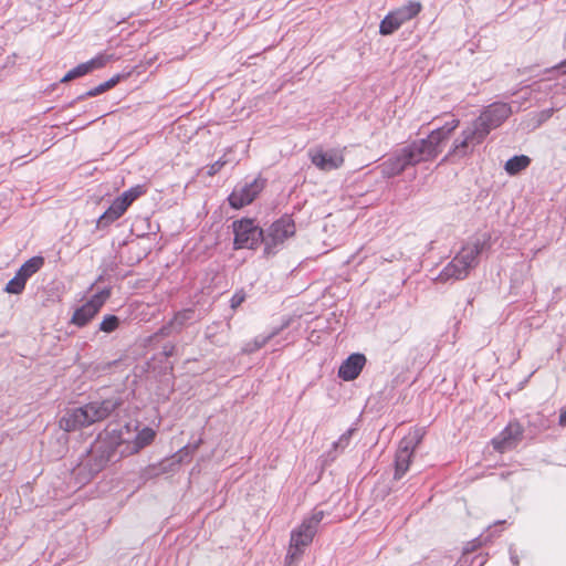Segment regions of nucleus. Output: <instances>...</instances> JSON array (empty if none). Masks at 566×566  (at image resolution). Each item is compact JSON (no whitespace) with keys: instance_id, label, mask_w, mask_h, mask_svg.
Returning <instances> with one entry per match:
<instances>
[{"instance_id":"f257e3e1","label":"nucleus","mask_w":566,"mask_h":566,"mask_svg":"<svg viewBox=\"0 0 566 566\" xmlns=\"http://www.w3.org/2000/svg\"><path fill=\"white\" fill-rule=\"evenodd\" d=\"M459 124V119H452L444 126L432 130L427 138L416 140L394 153L380 165L381 175L391 178L400 175L409 166L432 160L442 151L444 143Z\"/></svg>"},{"instance_id":"f03ea898","label":"nucleus","mask_w":566,"mask_h":566,"mask_svg":"<svg viewBox=\"0 0 566 566\" xmlns=\"http://www.w3.org/2000/svg\"><path fill=\"white\" fill-rule=\"evenodd\" d=\"M120 405L122 400L118 397H111L69 409L60 419V428L71 432L88 427L108 418Z\"/></svg>"},{"instance_id":"7ed1b4c3","label":"nucleus","mask_w":566,"mask_h":566,"mask_svg":"<svg viewBox=\"0 0 566 566\" xmlns=\"http://www.w3.org/2000/svg\"><path fill=\"white\" fill-rule=\"evenodd\" d=\"M483 243L479 240L469 242L455 254L436 277L437 282L464 280L470 271L479 263V256L483 250Z\"/></svg>"},{"instance_id":"20e7f679","label":"nucleus","mask_w":566,"mask_h":566,"mask_svg":"<svg viewBox=\"0 0 566 566\" xmlns=\"http://www.w3.org/2000/svg\"><path fill=\"white\" fill-rule=\"evenodd\" d=\"M324 511H314L308 517H305L302 524L292 531L290 547L286 555L289 564L298 560L305 548L313 542L318 525L324 518Z\"/></svg>"},{"instance_id":"39448f33","label":"nucleus","mask_w":566,"mask_h":566,"mask_svg":"<svg viewBox=\"0 0 566 566\" xmlns=\"http://www.w3.org/2000/svg\"><path fill=\"white\" fill-rule=\"evenodd\" d=\"M295 234V223L293 219L285 214L274 221L262 234V243L266 254H274L276 249L282 245L286 239Z\"/></svg>"},{"instance_id":"423d86ee","label":"nucleus","mask_w":566,"mask_h":566,"mask_svg":"<svg viewBox=\"0 0 566 566\" xmlns=\"http://www.w3.org/2000/svg\"><path fill=\"white\" fill-rule=\"evenodd\" d=\"M486 137L484 136V129L478 128L471 123L465 129L462 130L459 138L454 139L453 145L448 153V158H464L473 153L475 146L483 143Z\"/></svg>"},{"instance_id":"0eeeda50","label":"nucleus","mask_w":566,"mask_h":566,"mask_svg":"<svg viewBox=\"0 0 566 566\" xmlns=\"http://www.w3.org/2000/svg\"><path fill=\"white\" fill-rule=\"evenodd\" d=\"M421 10L419 1H409L395 11L389 12L380 22L379 33L389 35L398 30L405 22L415 18Z\"/></svg>"},{"instance_id":"6e6552de","label":"nucleus","mask_w":566,"mask_h":566,"mask_svg":"<svg viewBox=\"0 0 566 566\" xmlns=\"http://www.w3.org/2000/svg\"><path fill=\"white\" fill-rule=\"evenodd\" d=\"M234 249H254L262 242L263 230L251 219H241L233 222Z\"/></svg>"},{"instance_id":"1a4fd4ad","label":"nucleus","mask_w":566,"mask_h":566,"mask_svg":"<svg viewBox=\"0 0 566 566\" xmlns=\"http://www.w3.org/2000/svg\"><path fill=\"white\" fill-rule=\"evenodd\" d=\"M511 106L506 103H493L472 123L480 129H484L486 137L490 132L499 127L511 115Z\"/></svg>"},{"instance_id":"9d476101","label":"nucleus","mask_w":566,"mask_h":566,"mask_svg":"<svg viewBox=\"0 0 566 566\" xmlns=\"http://www.w3.org/2000/svg\"><path fill=\"white\" fill-rule=\"evenodd\" d=\"M524 428L517 420H512L491 440L493 449L500 453L513 450L523 440Z\"/></svg>"},{"instance_id":"9b49d317","label":"nucleus","mask_w":566,"mask_h":566,"mask_svg":"<svg viewBox=\"0 0 566 566\" xmlns=\"http://www.w3.org/2000/svg\"><path fill=\"white\" fill-rule=\"evenodd\" d=\"M134 431L130 424H125L119 429L106 430L104 437L101 438V443L104 447V452L107 453V458L112 459L120 450L126 448L128 441H130Z\"/></svg>"},{"instance_id":"f8f14e48","label":"nucleus","mask_w":566,"mask_h":566,"mask_svg":"<svg viewBox=\"0 0 566 566\" xmlns=\"http://www.w3.org/2000/svg\"><path fill=\"white\" fill-rule=\"evenodd\" d=\"M264 186L265 180L262 178H255L243 186H237L228 198L229 205L234 209L250 205L263 190Z\"/></svg>"},{"instance_id":"ddd939ff","label":"nucleus","mask_w":566,"mask_h":566,"mask_svg":"<svg viewBox=\"0 0 566 566\" xmlns=\"http://www.w3.org/2000/svg\"><path fill=\"white\" fill-rule=\"evenodd\" d=\"M109 294L108 290H103L94 294L85 304L74 312L71 323L78 327L85 326L99 312L109 297Z\"/></svg>"},{"instance_id":"4468645a","label":"nucleus","mask_w":566,"mask_h":566,"mask_svg":"<svg viewBox=\"0 0 566 566\" xmlns=\"http://www.w3.org/2000/svg\"><path fill=\"white\" fill-rule=\"evenodd\" d=\"M311 163L322 171H331L340 168L344 165V155L340 150L331 149L324 151L322 149L310 151Z\"/></svg>"},{"instance_id":"2eb2a0df","label":"nucleus","mask_w":566,"mask_h":566,"mask_svg":"<svg viewBox=\"0 0 566 566\" xmlns=\"http://www.w3.org/2000/svg\"><path fill=\"white\" fill-rule=\"evenodd\" d=\"M366 361L364 354H350L339 366L338 377L345 381L355 380L360 375Z\"/></svg>"},{"instance_id":"dca6fc26","label":"nucleus","mask_w":566,"mask_h":566,"mask_svg":"<svg viewBox=\"0 0 566 566\" xmlns=\"http://www.w3.org/2000/svg\"><path fill=\"white\" fill-rule=\"evenodd\" d=\"M156 437L154 429L144 427L135 436H132L126 448L120 450V457H127L139 452L142 449L150 444Z\"/></svg>"},{"instance_id":"f3484780","label":"nucleus","mask_w":566,"mask_h":566,"mask_svg":"<svg viewBox=\"0 0 566 566\" xmlns=\"http://www.w3.org/2000/svg\"><path fill=\"white\" fill-rule=\"evenodd\" d=\"M107 61H108L107 56L98 55L85 63H81L77 66H75L74 69L70 70L64 75V77L61 80V82L65 83V82L72 81L74 78L84 76L96 69H101V67L105 66Z\"/></svg>"},{"instance_id":"a211bd4d","label":"nucleus","mask_w":566,"mask_h":566,"mask_svg":"<svg viewBox=\"0 0 566 566\" xmlns=\"http://www.w3.org/2000/svg\"><path fill=\"white\" fill-rule=\"evenodd\" d=\"M124 200L125 199H119L117 197L109 206V208L98 218L97 227L105 228L113 223L115 220L119 219L127 210Z\"/></svg>"},{"instance_id":"6ab92c4d","label":"nucleus","mask_w":566,"mask_h":566,"mask_svg":"<svg viewBox=\"0 0 566 566\" xmlns=\"http://www.w3.org/2000/svg\"><path fill=\"white\" fill-rule=\"evenodd\" d=\"M413 452L408 449V447H402L399 444V448L395 458V475L396 480H400L405 473L408 471L409 465L411 463V458Z\"/></svg>"},{"instance_id":"aec40b11","label":"nucleus","mask_w":566,"mask_h":566,"mask_svg":"<svg viewBox=\"0 0 566 566\" xmlns=\"http://www.w3.org/2000/svg\"><path fill=\"white\" fill-rule=\"evenodd\" d=\"M44 264V259L42 256H33L25 261L20 269L17 271V274L21 276L25 282L36 273Z\"/></svg>"},{"instance_id":"412c9836","label":"nucleus","mask_w":566,"mask_h":566,"mask_svg":"<svg viewBox=\"0 0 566 566\" xmlns=\"http://www.w3.org/2000/svg\"><path fill=\"white\" fill-rule=\"evenodd\" d=\"M530 164H531V158L528 156H526V155L514 156L505 163L504 169L509 175L515 176V175L520 174L521 171L525 170L530 166Z\"/></svg>"},{"instance_id":"4be33fe9","label":"nucleus","mask_w":566,"mask_h":566,"mask_svg":"<svg viewBox=\"0 0 566 566\" xmlns=\"http://www.w3.org/2000/svg\"><path fill=\"white\" fill-rule=\"evenodd\" d=\"M280 331L281 328H275L266 336H256L253 340L244 344V346L242 347V353L251 354L259 350L265 344H268L273 337H275L280 333Z\"/></svg>"},{"instance_id":"5701e85b","label":"nucleus","mask_w":566,"mask_h":566,"mask_svg":"<svg viewBox=\"0 0 566 566\" xmlns=\"http://www.w3.org/2000/svg\"><path fill=\"white\" fill-rule=\"evenodd\" d=\"M426 434V431L423 428H416L412 431L409 432L408 436H406L401 441L400 446L408 447V449L412 452L417 449V447L421 443L423 437Z\"/></svg>"},{"instance_id":"b1692460","label":"nucleus","mask_w":566,"mask_h":566,"mask_svg":"<svg viewBox=\"0 0 566 566\" xmlns=\"http://www.w3.org/2000/svg\"><path fill=\"white\" fill-rule=\"evenodd\" d=\"M195 318V310L192 308H186L182 311H179L175 314L172 317L171 325L175 327V332H180L182 327L191 319Z\"/></svg>"},{"instance_id":"393cba45","label":"nucleus","mask_w":566,"mask_h":566,"mask_svg":"<svg viewBox=\"0 0 566 566\" xmlns=\"http://www.w3.org/2000/svg\"><path fill=\"white\" fill-rule=\"evenodd\" d=\"M146 192V187L144 185H137L132 187L130 189L124 191L118 198L125 199L124 203L128 208L137 198Z\"/></svg>"},{"instance_id":"a878e982","label":"nucleus","mask_w":566,"mask_h":566,"mask_svg":"<svg viewBox=\"0 0 566 566\" xmlns=\"http://www.w3.org/2000/svg\"><path fill=\"white\" fill-rule=\"evenodd\" d=\"M25 283L27 282L15 273V275L7 283L4 291L9 294H21L25 287Z\"/></svg>"},{"instance_id":"bb28decb","label":"nucleus","mask_w":566,"mask_h":566,"mask_svg":"<svg viewBox=\"0 0 566 566\" xmlns=\"http://www.w3.org/2000/svg\"><path fill=\"white\" fill-rule=\"evenodd\" d=\"M119 326V318L116 315H106L99 324V331L112 333Z\"/></svg>"},{"instance_id":"cd10ccee","label":"nucleus","mask_w":566,"mask_h":566,"mask_svg":"<svg viewBox=\"0 0 566 566\" xmlns=\"http://www.w3.org/2000/svg\"><path fill=\"white\" fill-rule=\"evenodd\" d=\"M353 432H354V429H348L345 433H343L339 437V439L336 442H334V444H333L334 449L335 450L338 448L345 449L349 443Z\"/></svg>"},{"instance_id":"c85d7f7f","label":"nucleus","mask_w":566,"mask_h":566,"mask_svg":"<svg viewBox=\"0 0 566 566\" xmlns=\"http://www.w3.org/2000/svg\"><path fill=\"white\" fill-rule=\"evenodd\" d=\"M106 91H107L106 87L102 83V84L91 88L90 91L85 92L84 94L80 95L77 97V99L82 101V99H85L86 97H94V96H97Z\"/></svg>"},{"instance_id":"c756f323","label":"nucleus","mask_w":566,"mask_h":566,"mask_svg":"<svg viewBox=\"0 0 566 566\" xmlns=\"http://www.w3.org/2000/svg\"><path fill=\"white\" fill-rule=\"evenodd\" d=\"M228 163V160L226 159V155L222 156L220 159H218L217 161H214L212 165L209 166L208 168V175L209 176H213L216 175L217 172H219L221 170V168Z\"/></svg>"},{"instance_id":"7c9ffc66","label":"nucleus","mask_w":566,"mask_h":566,"mask_svg":"<svg viewBox=\"0 0 566 566\" xmlns=\"http://www.w3.org/2000/svg\"><path fill=\"white\" fill-rule=\"evenodd\" d=\"M244 300L245 294L242 291L234 293L230 300L231 308L235 310L244 302Z\"/></svg>"},{"instance_id":"2f4dec72","label":"nucleus","mask_w":566,"mask_h":566,"mask_svg":"<svg viewBox=\"0 0 566 566\" xmlns=\"http://www.w3.org/2000/svg\"><path fill=\"white\" fill-rule=\"evenodd\" d=\"M172 332H175V327L171 325V322H169L167 325H164L160 329H159V334L161 336H168L170 335Z\"/></svg>"},{"instance_id":"473e14b6","label":"nucleus","mask_w":566,"mask_h":566,"mask_svg":"<svg viewBox=\"0 0 566 566\" xmlns=\"http://www.w3.org/2000/svg\"><path fill=\"white\" fill-rule=\"evenodd\" d=\"M119 78H120L119 75H115V76L111 77L108 81L104 82L103 84L106 87V90H109V88L114 87L119 82Z\"/></svg>"},{"instance_id":"72a5a7b5","label":"nucleus","mask_w":566,"mask_h":566,"mask_svg":"<svg viewBox=\"0 0 566 566\" xmlns=\"http://www.w3.org/2000/svg\"><path fill=\"white\" fill-rule=\"evenodd\" d=\"M510 559L514 566H520V558L514 549H510Z\"/></svg>"},{"instance_id":"f704fd0d","label":"nucleus","mask_w":566,"mask_h":566,"mask_svg":"<svg viewBox=\"0 0 566 566\" xmlns=\"http://www.w3.org/2000/svg\"><path fill=\"white\" fill-rule=\"evenodd\" d=\"M175 349H176L175 345H172V344H170V345H166V346L164 347V355H165L166 357L172 356V355H174V353H175Z\"/></svg>"},{"instance_id":"c9c22d12","label":"nucleus","mask_w":566,"mask_h":566,"mask_svg":"<svg viewBox=\"0 0 566 566\" xmlns=\"http://www.w3.org/2000/svg\"><path fill=\"white\" fill-rule=\"evenodd\" d=\"M559 424L566 426V408L559 415Z\"/></svg>"},{"instance_id":"e433bc0d","label":"nucleus","mask_w":566,"mask_h":566,"mask_svg":"<svg viewBox=\"0 0 566 566\" xmlns=\"http://www.w3.org/2000/svg\"><path fill=\"white\" fill-rule=\"evenodd\" d=\"M557 70H562L564 74H566V60L562 61L559 64L555 66Z\"/></svg>"}]
</instances>
